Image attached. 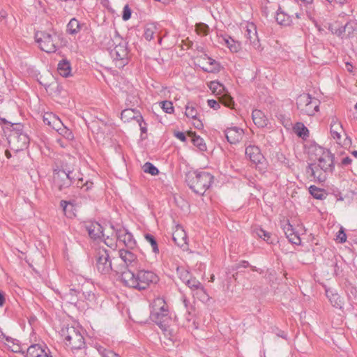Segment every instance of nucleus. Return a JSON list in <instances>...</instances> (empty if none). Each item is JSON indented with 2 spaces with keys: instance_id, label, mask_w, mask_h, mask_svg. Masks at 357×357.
<instances>
[{
  "instance_id": "f257e3e1",
  "label": "nucleus",
  "mask_w": 357,
  "mask_h": 357,
  "mask_svg": "<svg viewBox=\"0 0 357 357\" xmlns=\"http://www.w3.org/2000/svg\"><path fill=\"white\" fill-rule=\"evenodd\" d=\"M121 280L126 287L142 291L159 281L158 276L151 271L139 270L135 274L130 270L123 271Z\"/></svg>"
},
{
  "instance_id": "f03ea898",
  "label": "nucleus",
  "mask_w": 357,
  "mask_h": 357,
  "mask_svg": "<svg viewBox=\"0 0 357 357\" xmlns=\"http://www.w3.org/2000/svg\"><path fill=\"white\" fill-rule=\"evenodd\" d=\"M107 49L115 66L123 68L129 63L128 43L115 31L113 36L105 38Z\"/></svg>"
},
{
  "instance_id": "7ed1b4c3",
  "label": "nucleus",
  "mask_w": 357,
  "mask_h": 357,
  "mask_svg": "<svg viewBox=\"0 0 357 357\" xmlns=\"http://www.w3.org/2000/svg\"><path fill=\"white\" fill-rule=\"evenodd\" d=\"M214 176L206 172L195 171L186 174L185 181L188 187L197 195H204L211 186Z\"/></svg>"
},
{
  "instance_id": "20e7f679",
  "label": "nucleus",
  "mask_w": 357,
  "mask_h": 357,
  "mask_svg": "<svg viewBox=\"0 0 357 357\" xmlns=\"http://www.w3.org/2000/svg\"><path fill=\"white\" fill-rule=\"evenodd\" d=\"M151 319L155 322L161 330L167 331L171 318L169 314V310L165 300L157 298L153 300L151 304Z\"/></svg>"
},
{
  "instance_id": "39448f33",
  "label": "nucleus",
  "mask_w": 357,
  "mask_h": 357,
  "mask_svg": "<svg viewBox=\"0 0 357 357\" xmlns=\"http://www.w3.org/2000/svg\"><path fill=\"white\" fill-rule=\"evenodd\" d=\"M79 172L67 169H54L53 174L54 185L59 190L68 188L72 185L79 187V183L82 181V178L78 176Z\"/></svg>"
},
{
  "instance_id": "423d86ee",
  "label": "nucleus",
  "mask_w": 357,
  "mask_h": 357,
  "mask_svg": "<svg viewBox=\"0 0 357 357\" xmlns=\"http://www.w3.org/2000/svg\"><path fill=\"white\" fill-rule=\"evenodd\" d=\"M60 35L54 31L52 33L47 31H37L35 33L36 42L41 50L47 53H54L58 48V40Z\"/></svg>"
},
{
  "instance_id": "0eeeda50",
  "label": "nucleus",
  "mask_w": 357,
  "mask_h": 357,
  "mask_svg": "<svg viewBox=\"0 0 357 357\" xmlns=\"http://www.w3.org/2000/svg\"><path fill=\"white\" fill-rule=\"evenodd\" d=\"M95 268L101 275H109L112 271V259L110 251L103 247H98L94 255Z\"/></svg>"
},
{
  "instance_id": "6e6552de",
  "label": "nucleus",
  "mask_w": 357,
  "mask_h": 357,
  "mask_svg": "<svg viewBox=\"0 0 357 357\" xmlns=\"http://www.w3.org/2000/svg\"><path fill=\"white\" fill-rule=\"evenodd\" d=\"M320 101L309 93H303L296 99V107L300 114L314 116L319 111Z\"/></svg>"
},
{
  "instance_id": "1a4fd4ad",
  "label": "nucleus",
  "mask_w": 357,
  "mask_h": 357,
  "mask_svg": "<svg viewBox=\"0 0 357 357\" xmlns=\"http://www.w3.org/2000/svg\"><path fill=\"white\" fill-rule=\"evenodd\" d=\"M61 335L64 337L65 344L70 347L73 352L85 347L84 337L78 328L74 326L62 328Z\"/></svg>"
},
{
  "instance_id": "9d476101",
  "label": "nucleus",
  "mask_w": 357,
  "mask_h": 357,
  "mask_svg": "<svg viewBox=\"0 0 357 357\" xmlns=\"http://www.w3.org/2000/svg\"><path fill=\"white\" fill-rule=\"evenodd\" d=\"M208 88L213 94L218 96L222 105L229 108L234 107V99L227 92H225V87L222 84L218 81H212L208 84Z\"/></svg>"
},
{
  "instance_id": "9b49d317",
  "label": "nucleus",
  "mask_w": 357,
  "mask_h": 357,
  "mask_svg": "<svg viewBox=\"0 0 357 357\" xmlns=\"http://www.w3.org/2000/svg\"><path fill=\"white\" fill-rule=\"evenodd\" d=\"M245 155L250 158V161L256 165V167L260 171L264 172L266 169V159L261 154L259 148L255 145H250L245 149Z\"/></svg>"
},
{
  "instance_id": "f8f14e48",
  "label": "nucleus",
  "mask_w": 357,
  "mask_h": 357,
  "mask_svg": "<svg viewBox=\"0 0 357 357\" xmlns=\"http://www.w3.org/2000/svg\"><path fill=\"white\" fill-rule=\"evenodd\" d=\"M8 143L11 149L18 152L28 146L29 138L24 132H13L9 136Z\"/></svg>"
},
{
  "instance_id": "ddd939ff",
  "label": "nucleus",
  "mask_w": 357,
  "mask_h": 357,
  "mask_svg": "<svg viewBox=\"0 0 357 357\" xmlns=\"http://www.w3.org/2000/svg\"><path fill=\"white\" fill-rule=\"evenodd\" d=\"M319 150L322 153V155L318 159L317 167L324 172L332 173L335 168L334 155L329 151L325 152L321 147L319 148Z\"/></svg>"
},
{
  "instance_id": "4468645a",
  "label": "nucleus",
  "mask_w": 357,
  "mask_h": 357,
  "mask_svg": "<svg viewBox=\"0 0 357 357\" xmlns=\"http://www.w3.org/2000/svg\"><path fill=\"white\" fill-rule=\"evenodd\" d=\"M245 37L246 38V43H249L256 50L261 51L263 50L259 39L257 27L255 24L250 23L247 24L245 31Z\"/></svg>"
},
{
  "instance_id": "2eb2a0df",
  "label": "nucleus",
  "mask_w": 357,
  "mask_h": 357,
  "mask_svg": "<svg viewBox=\"0 0 357 357\" xmlns=\"http://www.w3.org/2000/svg\"><path fill=\"white\" fill-rule=\"evenodd\" d=\"M51 352L44 343H37L30 345L26 349L24 357H50Z\"/></svg>"
},
{
  "instance_id": "dca6fc26",
  "label": "nucleus",
  "mask_w": 357,
  "mask_h": 357,
  "mask_svg": "<svg viewBox=\"0 0 357 357\" xmlns=\"http://www.w3.org/2000/svg\"><path fill=\"white\" fill-rule=\"evenodd\" d=\"M116 238L119 242L123 243L127 249L133 250L136 247V241L132 234L124 228L116 230Z\"/></svg>"
},
{
  "instance_id": "f3484780",
  "label": "nucleus",
  "mask_w": 357,
  "mask_h": 357,
  "mask_svg": "<svg viewBox=\"0 0 357 357\" xmlns=\"http://www.w3.org/2000/svg\"><path fill=\"white\" fill-rule=\"evenodd\" d=\"M218 36L222 40L220 43L226 45L231 52L237 53L241 50L242 46L240 41L234 40L226 33L218 35Z\"/></svg>"
},
{
  "instance_id": "a211bd4d",
  "label": "nucleus",
  "mask_w": 357,
  "mask_h": 357,
  "mask_svg": "<svg viewBox=\"0 0 357 357\" xmlns=\"http://www.w3.org/2000/svg\"><path fill=\"white\" fill-rule=\"evenodd\" d=\"M119 257L125 263L126 266L135 267L137 264V257L130 249H120L119 251Z\"/></svg>"
},
{
  "instance_id": "6ab92c4d",
  "label": "nucleus",
  "mask_w": 357,
  "mask_h": 357,
  "mask_svg": "<svg viewBox=\"0 0 357 357\" xmlns=\"http://www.w3.org/2000/svg\"><path fill=\"white\" fill-rule=\"evenodd\" d=\"M84 227L90 238L94 240L104 236L102 227L97 222H87L85 224Z\"/></svg>"
},
{
  "instance_id": "aec40b11",
  "label": "nucleus",
  "mask_w": 357,
  "mask_h": 357,
  "mask_svg": "<svg viewBox=\"0 0 357 357\" xmlns=\"http://www.w3.org/2000/svg\"><path fill=\"white\" fill-rule=\"evenodd\" d=\"M225 137L231 144L239 142L243 135V130L238 127L229 128L225 131Z\"/></svg>"
},
{
  "instance_id": "412c9836",
  "label": "nucleus",
  "mask_w": 357,
  "mask_h": 357,
  "mask_svg": "<svg viewBox=\"0 0 357 357\" xmlns=\"http://www.w3.org/2000/svg\"><path fill=\"white\" fill-rule=\"evenodd\" d=\"M282 229L289 242L295 245L301 244V240L300 236L297 233L294 231L293 226L289 223V221L282 225Z\"/></svg>"
},
{
  "instance_id": "4be33fe9",
  "label": "nucleus",
  "mask_w": 357,
  "mask_h": 357,
  "mask_svg": "<svg viewBox=\"0 0 357 357\" xmlns=\"http://www.w3.org/2000/svg\"><path fill=\"white\" fill-rule=\"evenodd\" d=\"M61 297L63 301H66L70 304L76 305L77 302L82 300L81 291L79 289L70 288L68 291L63 293Z\"/></svg>"
},
{
  "instance_id": "5701e85b",
  "label": "nucleus",
  "mask_w": 357,
  "mask_h": 357,
  "mask_svg": "<svg viewBox=\"0 0 357 357\" xmlns=\"http://www.w3.org/2000/svg\"><path fill=\"white\" fill-rule=\"evenodd\" d=\"M185 284L192 290L197 291V294L200 295L201 298H204L207 296L206 291L202 283L195 277H191L188 280Z\"/></svg>"
},
{
  "instance_id": "b1692460",
  "label": "nucleus",
  "mask_w": 357,
  "mask_h": 357,
  "mask_svg": "<svg viewBox=\"0 0 357 357\" xmlns=\"http://www.w3.org/2000/svg\"><path fill=\"white\" fill-rule=\"evenodd\" d=\"M254 123L258 128H264L268 125V119L264 113L259 109H254L252 113Z\"/></svg>"
},
{
  "instance_id": "393cba45",
  "label": "nucleus",
  "mask_w": 357,
  "mask_h": 357,
  "mask_svg": "<svg viewBox=\"0 0 357 357\" xmlns=\"http://www.w3.org/2000/svg\"><path fill=\"white\" fill-rule=\"evenodd\" d=\"M187 235L182 228H178L172 234V239L174 243L180 248L188 245Z\"/></svg>"
},
{
  "instance_id": "a878e982",
  "label": "nucleus",
  "mask_w": 357,
  "mask_h": 357,
  "mask_svg": "<svg viewBox=\"0 0 357 357\" xmlns=\"http://www.w3.org/2000/svg\"><path fill=\"white\" fill-rule=\"evenodd\" d=\"M311 173V175L314 179L319 182H324L326 180V173L321 170V169L315 167L314 164H310L307 167V172Z\"/></svg>"
},
{
  "instance_id": "bb28decb",
  "label": "nucleus",
  "mask_w": 357,
  "mask_h": 357,
  "mask_svg": "<svg viewBox=\"0 0 357 357\" xmlns=\"http://www.w3.org/2000/svg\"><path fill=\"white\" fill-rule=\"evenodd\" d=\"M275 20L278 24L285 26H289L292 23L291 16L281 10L280 8L276 12Z\"/></svg>"
},
{
  "instance_id": "cd10ccee",
  "label": "nucleus",
  "mask_w": 357,
  "mask_h": 357,
  "mask_svg": "<svg viewBox=\"0 0 357 357\" xmlns=\"http://www.w3.org/2000/svg\"><path fill=\"white\" fill-rule=\"evenodd\" d=\"M60 206L67 218H73L75 216V208L71 202L61 200L60 202Z\"/></svg>"
},
{
  "instance_id": "c85d7f7f",
  "label": "nucleus",
  "mask_w": 357,
  "mask_h": 357,
  "mask_svg": "<svg viewBox=\"0 0 357 357\" xmlns=\"http://www.w3.org/2000/svg\"><path fill=\"white\" fill-rule=\"evenodd\" d=\"M58 73L63 77H68L71 73L70 63L67 59H63L58 63Z\"/></svg>"
},
{
  "instance_id": "c756f323",
  "label": "nucleus",
  "mask_w": 357,
  "mask_h": 357,
  "mask_svg": "<svg viewBox=\"0 0 357 357\" xmlns=\"http://www.w3.org/2000/svg\"><path fill=\"white\" fill-rule=\"evenodd\" d=\"M139 115H142L136 109H125L121 112V118L125 122L130 121L132 119L137 121Z\"/></svg>"
},
{
  "instance_id": "7c9ffc66",
  "label": "nucleus",
  "mask_w": 357,
  "mask_h": 357,
  "mask_svg": "<svg viewBox=\"0 0 357 357\" xmlns=\"http://www.w3.org/2000/svg\"><path fill=\"white\" fill-rule=\"evenodd\" d=\"M83 25L76 18H72L67 24L66 31L70 35H75L80 31Z\"/></svg>"
},
{
  "instance_id": "2f4dec72",
  "label": "nucleus",
  "mask_w": 357,
  "mask_h": 357,
  "mask_svg": "<svg viewBox=\"0 0 357 357\" xmlns=\"http://www.w3.org/2000/svg\"><path fill=\"white\" fill-rule=\"evenodd\" d=\"M204 56L208 60V67L202 68L204 72L208 73H218L220 70L221 66L220 63L216 61L215 59L211 58L207 54H204Z\"/></svg>"
},
{
  "instance_id": "473e14b6",
  "label": "nucleus",
  "mask_w": 357,
  "mask_h": 357,
  "mask_svg": "<svg viewBox=\"0 0 357 357\" xmlns=\"http://www.w3.org/2000/svg\"><path fill=\"white\" fill-rule=\"evenodd\" d=\"M344 131L342 124H336L335 126H331L330 132L333 139L336 141L337 144H341L342 132Z\"/></svg>"
},
{
  "instance_id": "72a5a7b5",
  "label": "nucleus",
  "mask_w": 357,
  "mask_h": 357,
  "mask_svg": "<svg viewBox=\"0 0 357 357\" xmlns=\"http://www.w3.org/2000/svg\"><path fill=\"white\" fill-rule=\"evenodd\" d=\"M310 194L317 199H324L326 197V192L324 189L318 188L314 185H312L309 188Z\"/></svg>"
},
{
  "instance_id": "f704fd0d",
  "label": "nucleus",
  "mask_w": 357,
  "mask_h": 357,
  "mask_svg": "<svg viewBox=\"0 0 357 357\" xmlns=\"http://www.w3.org/2000/svg\"><path fill=\"white\" fill-rule=\"evenodd\" d=\"M254 232L256 234L257 236L261 238H263L265 241H266L269 244H273L274 241L271 237V234L270 232L263 229L261 227H257L255 229Z\"/></svg>"
},
{
  "instance_id": "c9c22d12",
  "label": "nucleus",
  "mask_w": 357,
  "mask_h": 357,
  "mask_svg": "<svg viewBox=\"0 0 357 357\" xmlns=\"http://www.w3.org/2000/svg\"><path fill=\"white\" fill-rule=\"evenodd\" d=\"M327 297L328 298L331 305L338 309H342L343 305V302L342 301L341 296L337 294H328V291H326Z\"/></svg>"
},
{
  "instance_id": "e433bc0d",
  "label": "nucleus",
  "mask_w": 357,
  "mask_h": 357,
  "mask_svg": "<svg viewBox=\"0 0 357 357\" xmlns=\"http://www.w3.org/2000/svg\"><path fill=\"white\" fill-rule=\"evenodd\" d=\"M345 36L351 37L357 31V22L355 20H349L344 26Z\"/></svg>"
},
{
  "instance_id": "4c0bfd02",
  "label": "nucleus",
  "mask_w": 357,
  "mask_h": 357,
  "mask_svg": "<svg viewBox=\"0 0 357 357\" xmlns=\"http://www.w3.org/2000/svg\"><path fill=\"white\" fill-rule=\"evenodd\" d=\"M294 129L298 137H308L309 130L303 123H296Z\"/></svg>"
},
{
  "instance_id": "58836bf2",
  "label": "nucleus",
  "mask_w": 357,
  "mask_h": 357,
  "mask_svg": "<svg viewBox=\"0 0 357 357\" xmlns=\"http://www.w3.org/2000/svg\"><path fill=\"white\" fill-rule=\"evenodd\" d=\"M185 114L187 117L191 118L192 119H196L197 117V110L194 103H188L185 106Z\"/></svg>"
},
{
  "instance_id": "ea45409f",
  "label": "nucleus",
  "mask_w": 357,
  "mask_h": 357,
  "mask_svg": "<svg viewBox=\"0 0 357 357\" xmlns=\"http://www.w3.org/2000/svg\"><path fill=\"white\" fill-rule=\"evenodd\" d=\"M192 142L193 145L197 147L200 151H204L206 150V144L200 136L194 135L192 137Z\"/></svg>"
},
{
  "instance_id": "a19ab883",
  "label": "nucleus",
  "mask_w": 357,
  "mask_h": 357,
  "mask_svg": "<svg viewBox=\"0 0 357 357\" xmlns=\"http://www.w3.org/2000/svg\"><path fill=\"white\" fill-rule=\"evenodd\" d=\"M144 238L147 242H149L151 244L153 252L155 254L159 253L158 243L154 236L147 233L144 234Z\"/></svg>"
},
{
  "instance_id": "79ce46f5",
  "label": "nucleus",
  "mask_w": 357,
  "mask_h": 357,
  "mask_svg": "<svg viewBox=\"0 0 357 357\" xmlns=\"http://www.w3.org/2000/svg\"><path fill=\"white\" fill-rule=\"evenodd\" d=\"M156 26L153 24L147 26L144 29V38L150 41L154 38V35L156 32Z\"/></svg>"
},
{
  "instance_id": "37998d69",
  "label": "nucleus",
  "mask_w": 357,
  "mask_h": 357,
  "mask_svg": "<svg viewBox=\"0 0 357 357\" xmlns=\"http://www.w3.org/2000/svg\"><path fill=\"white\" fill-rule=\"evenodd\" d=\"M176 271H177V274L178 275L180 280L185 284L192 277V275L190 274V273L183 268L178 267Z\"/></svg>"
},
{
  "instance_id": "c03bdc74",
  "label": "nucleus",
  "mask_w": 357,
  "mask_h": 357,
  "mask_svg": "<svg viewBox=\"0 0 357 357\" xmlns=\"http://www.w3.org/2000/svg\"><path fill=\"white\" fill-rule=\"evenodd\" d=\"M143 170L145 173H149L152 176L158 175L159 173L158 169L149 162H146L143 166Z\"/></svg>"
},
{
  "instance_id": "a18cd8bd",
  "label": "nucleus",
  "mask_w": 357,
  "mask_h": 357,
  "mask_svg": "<svg viewBox=\"0 0 357 357\" xmlns=\"http://www.w3.org/2000/svg\"><path fill=\"white\" fill-rule=\"evenodd\" d=\"M162 110L167 114H172L174 112L173 104L171 101L164 100L160 102Z\"/></svg>"
},
{
  "instance_id": "49530a36",
  "label": "nucleus",
  "mask_w": 357,
  "mask_h": 357,
  "mask_svg": "<svg viewBox=\"0 0 357 357\" xmlns=\"http://www.w3.org/2000/svg\"><path fill=\"white\" fill-rule=\"evenodd\" d=\"M58 132L68 140H73L74 139L72 131L65 126L60 128Z\"/></svg>"
},
{
  "instance_id": "de8ad7c7",
  "label": "nucleus",
  "mask_w": 357,
  "mask_h": 357,
  "mask_svg": "<svg viewBox=\"0 0 357 357\" xmlns=\"http://www.w3.org/2000/svg\"><path fill=\"white\" fill-rule=\"evenodd\" d=\"M196 31L198 34L206 36L209 31V27L206 24L198 23L196 24Z\"/></svg>"
},
{
  "instance_id": "09e8293b",
  "label": "nucleus",
  "mask_w": 357,
  "mask_h": 357,
  "mask_svg": "<svg viewBox=\"0 0 357 357\" xmlns=\"http://www.w3.org/2000/svg\"><path fill=\"white\" fill-rule=\"evenodd\" d=\"M137 122L138 123L139 127H140V130H141V139L143 140V139H146V136H143L144 134H146L147 132V127H142V123L144 122V119H143V116L142 115H139L138 117H137Z\"/></svg>"
},
{
  "instance_id": "8fccbe9b",
  "label": "nucleus",
  "mask_w": 357,
  "mask_h": 357,
  "mask_svg": "<svg viewBox=\"0 0 357 357\" xmlns=\"http://www.w3.org/2000/svg\"><path fill=\"white\" fill-rule=\"evenodd\" d=\"M56 115L52 113H47L43 116V122L45 125H48L51 127L52 121L55 119Z\"/></svg>"
},
{
  "instance_id": "3c124183",
  "label": "nucleus",
  "mask_w": 357,
  "mask_h": 357,
  "mask_svg": "<svg viewBox=\"0 0 357 357\" xmlns=\"http://www.w3.org/2000/svg\"><path fill=\"white\" fill-rule=\"evenodd\" d=\"M336 239L340 243H343L346 242L347 234L344 231V229L342 227H341L340 231L337 232V236H336Z\"/></svg>"
},
{
  "instance_id": "603ef678",
  "label": "nucleus",
  "mask_w": 357,
  "mask_h": 357,
  "mask_svg": "<svg viewBox=\"0 0 357 357\" xmlns=\"http://www.w3.org/2000/svg\"><path fill=\"white\" fill-rule=\"evenodd\" d=\"M81 294H82V296L84 298V300L86 301H92L95 299V294L94 293H93L91 291H83L82 289V292H81Z\"/></svg>"
},
{
  "instance_id": "864d4df0",
  "label": "nucleus",
  "mask_w": 357,
  "mask_h": 357,
  "mask_svg": "<svg viewBox=\"0 0 357 357\" xmlns=\"http://www.w3.org/2000/svg\"><path fill=\"white\" fill-rule=\"evenodd\" d=\"M207 103L208 107L213 109L214 110H218L220 108V104L222 102L220 101V99H218V101L213 99H210L207 100Z\"/></svg>"
},
{
  "instance_id": "5fc2aeb1",
  "label": "nucleus",
  "mask_w": 357,
  "mask_h": 357,
  "mask_svg": "<svg viewBox=\"0 0 357 357\" xmlns=\"http://www.w3.org/2000/svg\"><path fill=\"white\" fill-rule=\"evenodd\" d=\"M64 125L60 120V119L57 116H56L55 119H54V121H52L51 127L58 132L59 129L61 128Z\"/></svg>"
},
{
  "instance_id": "6e6d98bb",
  "label": "nucleus",
  "mask_w": 357,
  "mask_h": 357,
  "mask_svg": "<svg viewBox=\"0 0 357 357\" xmlns=\"http://www.w3.org/2000/svg\"><path fill=\"white\" fill-rule=\"evenodd\" d=\"M96 348L102 357H107L109 353L112 352V351L107 349L106 348L101 345H96Z\"/></svg>"
},
{
  "instance_id": "4d7b16f0",
  "label": "nucleus",
  "mask_w": 357,
  "mask_h": 357,
  "mask_svg": "<svg viewBox=\"0 0 357 357\" xmlns=\"http://www.w3.org/2000/svg\"><path fill=\"white\" fill-rule=\"evenodd\" d=\"M131 9L129 8L128 5H126L123 10L122 18L123 20L127 21L131 17Z\"/></svg>"
},
{
  "instance_id": "13d9d810",
  "label": "nucleus",
  "mask_w": 357,
  "mask_h": 357,
  "mask_svg": "<svg viewBox=\"0 0 357 357\" xmlns=\"http://www.w3.org/2000/svg\"><path fill=\"white\" fill-rule=\"evenodd\" d=\"M83 181L79 183V187L81 188L84 191L88 192L90 190H91L93 187V183L90 181H86L85 183H82Z\"/></svg>"
},
{
  "instance_id": "bf43d9fd",
  "label": "nucleus",
  "mask_w": 357,
  "mask_h": 357,
  "mask_svg": "<svg viewBox=\"0 0 357 357\" xmlns=\"http://www.w3.org/2000/svg\"><path fill=\"white\" fill-rule=\"evenodd\" d=\"M10 126L13 128L12 133L13 132H24L23 126L20 123H10Z\"/></svg>"
},
{
  "instance_id": "052dcab7",
  "label": "nucleus",
  "mask_w": 357,
  "mask_h": 357,
  "mask_svg": "<svg viewBox=\"0 0 357 357\" xmlns=\"http://www.w3.org/2000/svg\"><path fill=\"white\" fill-rule=\"evenodd\" d=\"M334 35L340 37V38H344L345 36V31L343 26H339L335 28V30L334 31Z\"/></svg>"
},
{
  "instance_id": "680f3d73",
  "label": "nucleus",
  "mask_w": 357,
  "mask_h": 357,
  "mask_svg": "<svg viewBox=\"0 0 357 357\" xmlns=\"http://www.w3.org/2000/svg\"><path fill=\"white\" fill-rule=\"evenodd\" d=\"M351 144L352 141L351 137L346 135V137L344 139V140L342 142L341 141V144H339L341 145L342 147L348 148L351 146Z\"/></svg>"
},
{
  "instance_id": "e2e57ef3",
  "label": "nucleus",
  "mask_w": 357,
  "mask_h": 357,
  "mask_svg": "<svg viewBox=\"0 0 357 357\" xmlns=\"http://www.w3.org/2000/svg\"><path fill=\"white\" fill-rule=\"evenodd\" d=\"M11 348V351L15 353H22L23 354H25L24 351H22L20 349V346L18 343V342H15L11 346H9Z\"/></svg>"
},
{
  "instance_id": "0e129e2a",
  "label": "nucleus",
  "mask_w": 357,
  "mask_h": 357,
  "mask_svg": "<svg viewBox=\"0 0 357 357\" xmlns=\"http://www.w3.org/2000/svg\"><path fill=\"white\" fill-rule=\"evenodd\" d=\"M193 120L195 121L193 122V126L195 128H197L198 130H201L204 128V124L199 119L196 117V119H193Z\"/></svg>"
},
{
  "instance_id": "69168bd1",
  "label": "nucleus",
  "mask_w": 357,
  "mask_h": 357,
  "mask_svg": "<svg viewBox=\"0 0 357 357\" xmlns=\"http://www.w3.org/2000/svg\"><path fill=\"white\" fill-rule=\"evenodd\" d=\"M174 136L177 139H180L181 142H185L187 139L185 133L183 132L177 131V132H174Z\"/></svg>"
},
{
  "instance_id": "338daca9",
  "label": "nucleus",
  "mask_w": 357,
  "mask_h": 357,
  "mask_svg": "<svg viewBox=\"0 0 357 357\" xmlns=\"http://www.w3.org/2000/svg\"><path fill=\"white\" fill-rule=\"evenodd\" d=\"M351 162H352V159L350 157L347 156V157L342 158V160H341L340 165L342 166H347L349 165H351Z\"/></svg>"
},
{
  "instance_id": "774afa93",
  "label": "nucleus",
  "mask_w": 357,
  "mask_h": 357,
  "mask_svg": "<svg viewBox=\"0 0 357 357\" xmlns=\"http://www.w3.org/2000/svg\"><path fill=\"white\" fill-rule=\"evenodd\" d=\"M336 124H342L341 122L339 121L338 118L333 115L331 117V124H330V127L331 126H335Z\"/></svg>"
}]
</instances>
